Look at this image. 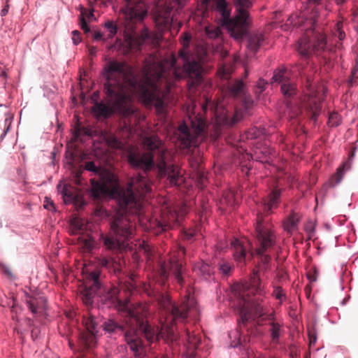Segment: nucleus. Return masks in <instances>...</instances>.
<instances>
[{"instance_id": "1", "label": "nucleus", "mask_w": 358, "mask_h": 358, "mask_svg": "<svg viewBox=\"0 0 358 358\" xmlns=\"http://www.w3.org/2000/svg\"><path fill=\"white\" fill-rule=\"evenodd\" d=\"M83 171L91 172L102 181L115 185L109 190V196L115 199L122 213H117L110 222V232L99 234V241L107 250L117 251L124 247V242L134 235L133 225L124 213H129L130 208H140L139 199L152 192L151 182L145 176L138 174L131 177L126 187L118 185L115 176L110 171L96 165L94 161L85 162L83 166L76 173L78 178L81 177Z\"/></svg>"}, {"instance_id": "2", "label": "nucleus", "mask_w": 358, "mask_h": 358, "mask_svg": "<svg viewBox=\"0 0 358 358\" xmlns=\"http://www.w3.org/2000/svg\"><path fill=\"white\" fill-rule=\"evenodd\" d=\"M147 143L150 150L148 152H136L132 150L128 152V164L135 169L142 170L145 173L157 167L159 176L166 178L171 186L181 185L184 182V178L178 167L174 164H168L164 159L156 165L154 152L158 149V145L152 138H148Z\"/></svg>"}, {"instance_id": "3", "label": "nucleus", "mask_w": 358, "mask_h": 358, "mask_svg": "<svg viewBox=\"0 0 358 358\" xmlns=\"http://www.w3.org/2000/svg\"><path fill=\"white\" fill-rule=\"evenodd\" d=\"M263 294L259 268L253 269L251 275L250 277L248 275V323L250 320H252L258 326H262L266 320H269L271 340L278 343L280 336V324L274 322V315L266 314L261 304L262 299L259 297L255 300L249 299L250 294L261 296Z\"/></svg>"}, {"instance_id": "4", "label": "nucleus", "mask_w": 358, "mask_h": 358, "mask_svg": "<svg viewBox=\"0 0 358 358\" xmlns=\"http://www.w3.org/2000/svg\"><path fill=\"white\" fill-rule=\"evenodd\" d=\"M168 317L166 319L168 325H170V331L173 333V325L178 322L184 323L188 318L193 320H199L200 317V308L197 301L190 294H186L180 305L172 302L168 296H161L159 302Z\"/></svg>"}, {"instance_id": "5", "label": "nucleus", "mask_w": 358, "mask_h": 358, "mask_svg": "<svg viewBox=\"0 0 358 358\" xmlns=\"http://www.w3.org/2000/svg\"><path fill=\"white\" fill-rule=\"evenodd\" d=\"M246 285L243 282H235L231 286L230 300L234 311L238 315L237 318L238 327L229 332L231 348H238L243 354L246 351L245 336L241 331V325H246Z\"/></svg>"}, {"instance_id": "6", "label": "nucleus", "mask_w": 358, "mask_h": 358, "mask_svg": "<svg viewBox=\"0 0 358 358\" xmlns=\"http://www.w3.org/2000/svg\"><path fill=\"white\" fill-rule=\"evenodd\" d=\"M105 62L101 71V75L105 80L103 92L108 99H113L118 96L117 90L120 88L122 80L127 75V64L114 58L107 57L105 58Z\"/></svg>"}, {"instance_id": "7", "label": "nucleus", "mask_w": 358, "mask_h": 358, "mask_svg": "<svg viewBox=\"0 0 358 358\" xmlns=\"http://www.w3.org/2000/svg\"><path fill=\"white\" fill-rule=\"evenodd\" d=\"M188 119L190 125L189 126L185 120H182L178 130L180 133L179 140L181 145L184 149L189 150L192 148L199 146L201 141L206 138V132L205 120L200 115L188 116Z\"/></svg>"}, {"instance_id": "8", "label": "nucleus", "mask_w": 358, "mask_h": 358, "mask_svg": "<svg viewBox=\"0 0 358 358\" xmlns=\"http://www.w3.org/2000/svg\"><path fill=\"white\" fill-rule=\"evenodd\" d=\"M255 229L257 238L259 243V247L253 251L251 249L252 243L248 238V256H250L251 258L257 256L259 258L258 266L262 264L264 268H266L271 258L270 255H266L265 252L274 245V234L273 231L264 226V219L261 214L257 215Z\"/></svg>"}, {"instance_id": "9", "label": "nucleus", "mask_w": 358, "mask_h": 358, "mask_svg": "<svg viewBox=\"0 0 358 358\" xmlns=\"http://www.w3.org/2000/svg\"><path fill=\"white\" fill-rule=\"evenodd\" d=\"M214 10L220 15V25L227 29L231 36L235 39L246 36L242 31V25L236 15L231 17V9L227 0H213Z\"/></svg>"}, {"instance_id": "10", "label": "nucleus", "mask_w": 358, "mask_h": 358, "mask_svg": "<svg viewBox=\"0 0 358 358\" xmlns=\"http://www.w3.org/2000/svg\"><path fill=\"white\" fill-rule=\"evenodd\" d=\"M297 50L301 57L308 58L312 53H323L331 51V49L328 46L327 36L317 33L313 40L308 37L300 38L297 44Z\"/></svg>"}, {"instance_id": "11", "label": "nucleus", "mask_w": 358, "mask_h": 358, "mask_svg": "<svg viewBox=\"0 0 358 358\" xmlns=\"http://www.w3.org/2000/svg\"><path fill=\"white\" fill-rule=\"evenodd\" d=\"M86 331L80 333L79 342L83 349L93 348L97 343L98 324L94 316L85 319Z\"/></svg>"}, {"instance_id": "12", "label": "nucleus", "mask_w": 358, "mask_h": 358, "mask_svg": "<svg viewBox=\"0 0 358 358\" xmlns=\"http://www.w3.org/2000/svg\"><path fill=\"white\" fill-rule=\"evenodd\" d=\"M100 277L101 272L98 270L92 271L89 274V280L91 284L89 286H86L82 292L83 301L87 306H92L93 305L96 292L103 290L104 285L101 282Z\"/></svg>"}, {"instance_id": "13", "label": "nucleus", "mask_w": 358, "mask_h": 358, "mask_svg": "<svg viewBox=\"0 0 358 358\" xmlns=\"http://www.w3.org/2000/svg\"><path fill=\"white\" fill-rule=\"evenodd\" d=\"M177 257H171L169 260V271L173 275V280L180 287L185 283L183 277L184 268L181 262L182 257L185 255V248L179 245L178 247Z\"/></svg>"}, {"instance_id": "14", "label": "nucleus", "mask_w": 358, "mask_h": 358, "mask_svg": "<svg viewBox=\"0 0 358 358\" xmlns=\"http://www.w3.org/2000/svg\"><path fill=\"white\" fill-rule=\"evenodd\" d=\"M125 5L122 12L130 20L143 21L148 14L146 8L136 3L134 0H124Z\"/></svg>"}, {"instance_id": "15", "label": "nucleus", "mask_w": 358, "mask_h": 358, "mask_svg": "<svg viewBox=\"0 0 358 358\" xmlns=\"http://www.w3.org/2000/svg\"><path fill=\"white\" fill-rule=\"evenodd\" d=\"M117 294L118 292L115 287H108L104 285L103 291L96 292L94 300L96 299L99 302L108 308L117 307L120 303Z\"/></svg>"}, {"instance_id": "16", "label": "nucleus", "mask_w": 358, "mask_h": 358, "mask_svg": "<svg viewBox=\"0 0 358 358\" xmlns=\"http://www.w3.org/2000/svg\"><path fill=\"white\" fill-rule=\"evenodd\" d=\"M143 97L149 105L155 107L158 114L165 113L166 103L160 92H150L147 87H143Z\"/></svg>"}, {"instance_id": "17", "label": "nucleus", "mask_w": 358, "mask_h": 358, "mask_svg": "<svg viewBox=\"0 0 358 358\" xmlns=\"http://www.w3.org/2000/svg\"><path fill=\"white\" fill-rule=\"evenodd\" d=\"M250 27V14L248 12V29ZM264 41V35L261 32L248 30V59L255 57Z\"/></svg>"}, {"instance_id": "18", "label": "nucleus", "mask_w": 358, "mask_h": 358, "mask_svg": "<svg viewBox=\"0 0 358 358\" xmlns=\"http://www.w3.org/2000/svg\"><path fill=\"white\" fill-rule=\"evenodd\" d=\"M25 303L29 310L34 314L43 313L47 307V299L41 295H31L24 291Z\"/></svg>"}, {"instance_id": "19", "label": "nucleus", "mask_w": 358, "mask_h": 358, "mask_svg": "<svg viewBox=\"0 0 358 358\" xmlns=\"http://www.w3.org/2000/svg\"><path fill=\"white\" fill-rule=\"evenodd\" d=\"M129 322L134 329L140 331L145 334L146 337L152 336V331L148 321L138 313L131 310L129 312Z\"/></svg>"}, {"instance_id": "20", "label": "nucleus", "mask_w": 358, "mask_h": 358, "mask_svg": "<svg viewBox=\"0 0 358 358\" xmlns=\"http://www.w3.org/2000/svg\"><path fill=\"white\" fill-rule=\"evenodd\" d=\"M282 190L278 187L273 188L264 199L262 206L264 211L267 214H271L273 209L278 207L281 202Z\"/></svg>"}, {"instance_id": "21", "label": "nucleus", "mask_w": 358, "mask_h": 358, "mask_svg": "<svg viewBox=\"0 0 358 358\" xmlns=\"http://www.w3.org/2000/svg\"><path fill=\"white\" fill-rule=\"evenodd\" d=\"M194 270L201 280L207 282H215V271L212 265L201 261L195 264Z\"/></svg>"}, {"instance_id": "22", "label": "nucleus", "mask_w": 358, "mask_h": 358, "mask_svg": "<svg viewBox=\"0 0 358 358\" xmlns=\"http://www.w3.org/2000/svg\"><path fill=\"white\" fill-rule=\"evenodd\" d=\"M124 339L130 350L134 353L135 356L140 357L141 351L143 349L144 344L136 333V331L134 332L126 331L124 333Z\"/></svg>"}, {"instance_id": "23", "label": "nucleus", "mask_w": 358, "mask_h": 358, "mask_svg": "<svg viewBox=\"0 0 358 358\" xmlns=\"http://www.w3.org/2000/svg\"><path fill=\"white\" fill-rule=\"evenodd\" d=\"M230 246L233 251V256L235 261L245 263L246 249L243 241L238 237H233L231 241Z\"/></svg>"}, {"instance_id": "24", "label": "nucleus", "mask_w": 358, "mask_h": 358, "mask_svg": "<svg viewBox=\"0 0 358 358\" xmlns=\"http://www.w3.org/2000/svg\"><path fill=\"white\" fill-rule=\"evenodd\" d=\"M92 113L97 118L107 120L114 113L113 108L103 101H95L92 108Z\"/></svg>"}, {"instance_id": "25", "label": "nucleus", "mask_w": 358, "mask_h": 358, "mask_svg": "<svg viewBox=\"0 0 358 358\" xmlns=\"http://www.w3.org/2000/svg\"><path fill=\"white\" fill-rule=\"evenodd\" d=\"M271 155V151L268 147L257 148L252 153L248 152V161L252 159L261 163H268Z\"/></svg>"}, {"instance_id": "26", "label": "nucleus", "mask_w": 358, "mask_h": 358, "mask_svg": "<svg viewBox=\"0 0 358 358\" xmlns=\"http://www.w3.org/2000/svg\"><path fill=\"white\" fill-rule=\"evenodd\" d=\"M96 264L99 266L113 272L115 274L120 273V269L117 261L113 257L101 255L96 258Z\"/></svg>"}, {"instance_id": "27", "label": "nucleus", "mask_w": 358, "mask_h": 358, "mask_svg": "<svg viewBox=\"0 0 358 358\" xmlns=\"http://www.w3.org/2000/svg\"><path fill=\"white\" fill-rule=\"evenodd\" d=\"M124 54L127 55L131 51L140 52L142 50V43L139 42L136 35L127 33L124 36Z\"/></svg>"}, {"instance_id": "28", "label": "nucleus", "mask_w": 358, "mask_h": 358, "mask_svg": "<svg viewBox=\"0 0 358 358\" xmlns=\"http://www.w3.org/2000/svg\"><path fill=\"white\" fill-rule=\"evenodd\" d=\"M182 72L185 77L188 78L193 77L200 78L201 76L198 62L194 58L183 63Z\"/></svg>"}, {"instance_id": "29", "label": "nucleus", "mask_w": 358, "mask_h": 358, "mask_svg": "<svg viewBox=\"0 0 358 358\" xmlns=\"http://www.w3.org/2000/svg\"><path fill=\"white\" fill-rule=\"evenodd\" d=\"M101 327L106 334L110 335L123 333L124 331V327L113 318L106 320L101 324Z\"/></svg>"}, {"instance_id": "30", "label": "nucleus", "mask_w": 358, "mask_h": 358, "mask_svg": "<svg viewBox=\"0 0 358 358\" xmlns=\"http://www.w3.org/2000/svg\"><path fill=\"white\" fill-rule=\"evenodd\" d=\"M236 15L242 25V31L246 34V0H235Z\"/></svg>"}, {"instance_id": "31", "label": "nucleus", "mask_w": 358, "mask_h": 358, "mask_svg": "<svg viewBox=\"0 0 358 358\" xmlns=\"http://www.w3.org/2000/svg\"><path fill=\"white\" fill-rule=\"evenodd\" d=\"M91 188H90V194L92 197L99 198L101 196L106 190V185H110L111 183L102 181L101 179L99 180H96L94 178H92L90 180Z\"/></svg>"}, {"instance_id": "32", "label": "nucleus", "mask_w": 358, "mask_h": 358, "mask_svg": "<svg viewBox=\"0 0 358 358\" xmlns=\"http://www.w3.org/2000/svg\"><path fill=\"white\" fill-rule=\"evenodd\" d=\"M300 222V216L294 210H292L287 217L283 221L284 230L292 234L298 228Z\"/></svg>"}, {"instance_id": "33", "label": "nucleus", "mask_w": 358, "mask_h": 358, "mask_svg": "<svg viewBox=\"0 0 358 358\" xmlns=\"http://www.w3.org/2000/svg\"><path fill=\"white\" fill-rule=\"evenodd\" d=\"M280 90L284 97L287 99L286 105L287 108H290L292 106L290 99L293 98L296 94V88L294 83H292L290 80L287 83H284L280 86Z\"/></svg>"}, {"instance_id": "34", "label": "nucleus", "mask_w": 358, "mask_h": 358, "mask_svg": "<svg viewBox=\"0 0 358 358\" xmlns=\"http://www.w3.org/2000/svg\"><path fill=\"white\" fill-rule=\"evenodd\" d=\"M289 80L287 69L285 66L279 67L274 70L273 75L271 79V83H278L280 86Z\"/></svg>"}, {"instance_id": "35", "label": "nucleus", "mask_w": 358, "mask_h": 358, "mask_svg": "<svg viewBox=\"0 0 358 358\" xmlns=\"http://www.w3.org/2000/svg\"><path fill=\"white\" fill-rule=\"evenodd\" d=\"M248 139L264 138L266 135V129L262 124L255 125L248 129Z\"/></svg>"}, {"instance_id": "36", "label": "nucleus", "mask_w": 358, "mask_h": 358, "mask_svg": "<svg viewBox=\"0 0 358 358\" xmlns=\"http://www.w3.org/2000/svg\"><path fill=\"white\" fill-rule=\"evenodd\" d=\"M345 174L344 166H340L336 169V173L331 177L327 185L329 187H334L341 182Z\"/></svg>"}, {"instance_id": "37", "label": "nucleus", "mask_w": 358, "mask_h": 358, "mask_svg": "<svg viewBox=\"0 0 358 358\" xmlns=\"http://www.w3.org/2000/svg\"><path fill=\"white\" fill-rule=\"evenodd\" d=\"M244 88L243 81L238 80L229 86V94L233 96H238L243 92Z\"/></svg>"}, {"instance_id": "38", "label": "nucleus", "mask_w": 358, "mask_h": 358, "mask_svg": "<svg viewBox=\"0 0 358 358\" xmlns=\"http://www.w3.org/2000/svg\"><path fill=\"white\" fill-rule=\"evenodd\" d=\"M268 82L263 78H259L254 88V93L257 101L260 100L262 92L265 90Z\"/></svg>"}, {"instance_id": "39", "label": "nucleus", "mask_w": 358, "mask_h": 358, "mask_svg": "<svg viewBox=\"0 0 358 358\" xmlns=\"http://www.w3.org/2000/svg\"><path fill=\"white\" fill-rule=\"evenodd\" d=\"M341 124V117L337 112L330 113L327 124L330 127H337Z\"/></svg>"}, {"instance_id": "40", "label": "nucleus", "mask_w": 358, "mask_h": 358, "mask_svg": "<svg viewBox=\"0 0 358 358\" xmlns=\"http://www.w3.org/2000/svg\"><path fill=\"white\" fill-rule=\"evenodd\" d=\"M233 267L230 263L226 261H221L218 264V270L224 277H228Z\"/></svg>"}, {"instance_id": "41", "label": "nucleus", "mask_w": 358, "mask_h": 358, "mask_svg": "<svg viewBox=\"0 0 358 358\" xmlns=\"http://www.w3.org/2000/svg\"><path fill=\"white\" fill-rule=\"evenodd\" d=\"M185 339L187 343L193 347H196L201 343V338L189 330H185Z\"/></svg>"}, {"instance_id": "42", "label": "nucleus", "mask_w": 358, "mask_h": 358, "mask_svg": "<svg viewBox=\"0 0 358 358\" xmlns=\"http://www.w3.org/2000/svg\"><path fill=\"white\" fill-rule=\"evenodd\" d=\"M139 42L142 43V48L148 40L151 38V34L147 27H144L141 31V34L137 36Z\"/></svg>"}, {"instance_id": "43", "label": "nucleus", "mask_w": 358, "mask_h": 358, "mask_svg": "<svg viewBox=\"0 0 358 358\" xmlns=\"http://www.w3.org/2000/svg\"><path fill=\"white\" fill-rule=\"evenodd\" d=\"M178 57L182 59V62L185 63L188 60L194 59L192 54L191 53L189 48H182V50L178 51Z\"/></svg>"}, {"instance_id": "44", "label": "nucleus", "mask_w": 358, "mask_h": 358, "mask_svg": "<svg viewBox=\"0 0 358 358\" xmlns=\"http://www.w3.org/2000/svg\"><path fill=\"white\" fill-rule=\"evenodd\" d=\"M64 203L66 205L77 202V196L71 190L68 192L64 196H62Z\"/></svg>"}, {"instance_id": "45", "label": "nucleus", "mask_w": 358, "mask_h": 358, "mask_svg": "<svg viewBox=\"0 0 358 358\" xmlns=\"http://www.w3.org/2000/svg\"><path fill=\"white\" fill-rule=\"evenodd\" d=\"M108 49L109 50H117L124 52V44L120 38H117L113 43L108 46Z\"/></svg>"}, {"instance_id": "46", "label": "nucleus", "mask_w": 358, "mask_h": 358, "mask_svg": "<svg viewBox=\"0 0 358 358\" xmlns=\"http://www.w3.org/2000/svg\"><path fill=\"white\" fill-rule=\"evenodd\" d=\"M79 21H80V26L81 29L85 33H90L91 29H90V27L84 16V13L83 12H81V13L80 15Z\"/></svg>"}, {"instance_id": "47", "label": "nucleus", "mask_w": 358, "mask_h": 358, "mask_svg": "<svg viewBox=\"0 0 358 358\" xmlns=\"http://www.w3.org/2000/svg\"><path fill=\"white\" fill-rule=\"evenodd\" d=\"M103 27L108 29L109 33L117 34L118 32L117 25L112 20H108L105 22Z\"/></svg>"}, {"instance_id": "48", "label": "nucleus", "mask_w": 358, "mask_h": 358, "mask_svg": "<svg viewBox=\"0 0 358 358\" xmlns=\"http://www.w3.org/2000/svg\"><path fill=\"white\" fill-rule=\"evenodd\" d=\"M43 207L51 212H56V207L53 201L47 196L45 197Z\"/></svg>"}, {"instance_id": "49", "label": "nucleus", "mask_w": 358, "mask_h": 358, "mask_svg": "<svg viewBox=\"0 0 358 358\" xmlns=\"http://www.w3.org/2000/svg\"><path fill=\"white\" fill-rule=\"evenodd\" d=\"M70 185L66 183H62L61 182L57 185V189L59 194L62 196H64L68 192H69Z\"/></svg>"}, {"instance_id": "50", "label": "nucleus", "mask_w": 358, "mask_h": 358, "mask_svg": "<svg viewBox=\"0 0 358 358\" xmlns=\"http://www.w3.org/2000/svg\"><path fill=\"white\" fill-rule=\"evenodd\" d=\"M10 124H11V117H6L4 120L5 129H3V133L0 136L1 141H3V139L5 138L7 133L10 130Z\"/></svg>"}, {"instance_id": "51", "label": "nucleus", "mask_w": 358, "mask_h": 358, "mask_svg": "<svg viewBox=\"0 0 358 358\" xmlns=\"http://www.w3.org/2000/svg\"><path fill=\"white\" fill-rule=\"evenodd\" d=\"M182 48H189V43H190V41L192 39L191 35L188 33H184L182 34Z\"/></svg>"}, {"instance_id": "52", "label": "nucleus", "mask_w": 358, "mask_h": 358, "mask_svg": "<svg viewBox=\"0 0 358 358\" xmlns=\"http://www.w3.org/2000/svg\"><path fill=\"white\" fill-rule=\"evenodd\" d=\"M320 113V108L318 106H315V109L311 111V119L314 122H317V118Z\"/></svg>"}, {"instance_id": "53", "label": "nucleus", "mask_w": 358, "mask_h": 358, "mask_svg": "<svg viewBox=\"0 0 358 358\" xmlns=\"http://www.w3.org/2000/svg\"><path fill=\"white\" fill-rule=\"evenodd\" d=\"M94 39L95 41H101L103 42L107 41V38H105V36L103 35V34L99 31L94 32Z\"/></svg>"}, {"instance_id": "54", "label": "nucleus", "mask_w": 358, "mask_h": 358, "mask_svg": "<svg viewBox=\"0 0 358 358\" xmlns=\"http://www.w3.org/2000/svg\"><path fill=\"white\" fill-rule=\"evenodd\" d=\"M3 273L11 280L15 279V276L13 274L12 271L8 267H4L3 268Z\"/></svg>"}, {"instance_id": "55", "label": "nucleus", "mask_w": 358, "mask_h": 358, "mask_svg": "<svg viewBox=\"0 0 358 358\" xmlns=\"http://www.w3.org/2000/svg\"><path fill=\"white\" fill-rule=\"evenodd\" d=\"M83 13H84V16H85V19L87 18L90 20H96V17L94 15L93 10L85 11V13L84 12H83Z\"/></svg>"}, {"instance_id": "56", "label": "nucleus", "mask_w": 358, "mask_h": 358, "mask_svg": "<svg viewBox=\"0 0 358 358\" xmlns=\"http://www.w3.org/2000/svg\"><path fill=\"white\" fill-rule=\"evenodd\" d=\"M194 235H195V233L192 232V231H185L183 233L184 238L187 240V241L192 240L194 238Z\"/></svg>"}, {"instance_id": "57", "label": "nucleus", "mask_w": 358, "mask_h": 358, "mask_svg": "<svg viewBox=\"0 0 358 358\" xmlns=\"http://www.w3.org/2000/svg\"><path fill=\"white\" fill-rule=\"evenodd\" d=\"M248 117L250 115L249 108L250 106H252L255 104L254 99L248 94Z\"/></svg>"}, {"instance_id": "58", "label": "nucleus", "mask_w": 358, "mask_h": 358, "mask_svg": "<svg viewBox=\"0 0 358 358\" xmlns=\"http://www.w3.org/2000/svg\"><path fill=\"white\" fill-rule=\"evenodd\" d=\"M39 333H40V331L38 330V328H34L31 329V336L33 340H36L38 338Z\"/></svg>"}, {"instance_id": "59", "label": "nucleus", "mask_w": 358, "mask_h": 358, "mask_svg": "<svg viewBox=\"0 0 358 358\" xmlns=\"http://www.w3.org/2000/svg\"><path fill=\"white\" fill-rule=\"evenodd\" d=\"M240 116H239V114L238 112H236V113L234 114V115L232 117L231 120V124H235L236 123H238L239 121H240Z\"/></svg>"}, {"instance_id": "60", "label": "nucleus", "mask_w": 358, "mask_h": 358, "mask_svg": "<svg viewBox=\"0 0 358 358\" xmlns=\"http://www.w3.org/2000/svg\"><path fill=\"white\" fill-rule=\"evenodd\" d=\"M72 41L73 45H77L82 41V38L80 36H72Z\"/></svg>"}, {"instance_id": "61", "label": "nucleus", "mask_w": 358, "mask_h": 358, "mask_svg": "<svg viewBox=\"0 0 358 358\" xmlns=\"http://www.w3.org/2000/svg\"><path fill=\"white\" fill-rule=\"evenodd\" d=\"M9 5L6 3V6L1 9L0 15L1 17L5 16L8 13Z\"/></svg>"}, {"instance_id": "62", "label": "nucleus", "mask_w": 358, "mask_h": 358, "mask_svg": "<svg viewBox=\"0 0 358 358\" xmlns=\"http://www.w3.org/2000/svg\"><path fill=\"white\" fill-rule=\"evenodd\" d=\"M88 51H89V54L91 55V56H96V52H97V49L96 47L94 46H90L88 48Z\"/></svg>"}, {"instance_id": "63", "label": "nucleus", "mask_w": 358, "mask_h": 358, "mask_svg": "<svg viewBox=\"0 0 358 358\" xmlns=\"http://www.w3.org/2000/svg\"><path fill=\"white\" fill-rule=\"evenodd\" d=\"M309 338H310V345L315 344L317 341L316 335L311 334L310 332H309Z\"/></svg>"}, {"instance_id": "64", "label": "nucleus", "mask_w": 358, "mask_h": 358, "mask_svg": "<svg viewBox=\"0 0 358 358\" xmlns=\"http://www.w3.org/2000/svg\"><path fill=\"white\" fill-rule=\"evenodd\" d=\"M230 199H229V203L230 204H234L236 203V196L233 192L229 193Z\"/></svg>"}]
</instances>
